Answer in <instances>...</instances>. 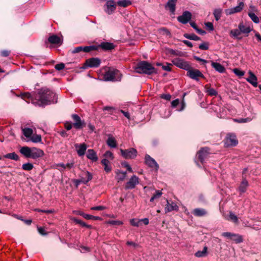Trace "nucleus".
<instances>
[{
	"mask_svg": "<svg viewBox=\"0 0 261 261\" xmlns=\"http://www.w3.org/2000/svg\"><path fill=\"white\" fill-rule=\"evenodd\" d=\"M21 96L22 98L28 99L33 104L40 107L56 103L58 99L57 94L48 89H41L34 96L29 93H23Z\"/></svg>",
	"mask_w": 261,
	"mask_h": 261,
	"instance_id": "f257e3e1",
	"label": "nucleus"
},
{
	"mask_svg": "<svg viewBox=\"0 0 261 261\" xmlns=\"http://www.w3.org/2000/svg\"><path fill=\"white\" fill-rule=\"evenodd\" d=\"M134 69L137 73L148 75L156 72L154 67L151 64L145 61L138 63L134 67Z\"/></svg>",
	"mask_w": 261,
	"mask_h": 261,
	"instance_id": "f03ea898",
	"label": "nucleus"
},
{
	"mask_svg": "<svg viewBox=\"0 0 261 261\" xmlns=\"http://www.w3.org/2000/svg\"><path fill=\"white\" fill-rule=\"evenodd\" d=\"M103 79L106 81H120L121 74L118 70L110 68L104 74Z\"/></svg>",
	"mask_w": 261,
	"mask_h": 261,
	"instance_id": "7ed1b4c3",
	"label": "nucleus"
},
{
	"mask_svg": "<svg viewBox=\"0 0 261 261\" xmlns=\"http://www.w3.org/2000/svg\"><path fill=\"white\" fill-rule=\"evenodd\" d=\"M238 143L236 136L234 134H228L224 140V144L226 147L236 146Z\"/></svg>",
	"mask_w": 261,
	"mask_h": 261,
	"instance_id": "20e7f679",
	"label": "nucleus"
},
{
	"mask_svg": "<svg viewBox=\"0 0 261 261\" xmlns=\"http://www.w3.org/2000/svg\"><path fill=\"white\" fill-rule=\"evenodd\" d=\"M122 156L126 159H134L137 156V151L134 148H130L128 149H120Z\"/></svg>",
	"mask_w": 261,
	"mask_h": 261,
	"instance_id": "39448f33",
	"label": "nucleus"
},
{
	"mask_svg": "<svg viewBox=\"0 0 261 261\" xmlns=\"http://www.w3.org/2000/svg\"><path fill=\"white\" fill-rule=\"evenodd\" d=\"M172 62L173 64L177 67L187 71L191 68V66L189 63L182 59L179 58H175L172 61Z\"/></svg>",
	"mask_w": 261,
	"mask_h": 261,
	"instance_id": "423d86ee",
	"label": "nucleus"
},
{
	"mask_svg": "<svg viewBox=\"0 0 261 261\" xmlns=\"http://www.w3.org/2000/svg\"><path fill=\"white\" fill-rule=\"evenodd\" d=\"M101 63L100 59L97 58H91L86 60L85 63L86 67L96 68L98 67Z\"/></svg>",
	"mask_w": 261,
	"mask_h": 261,
	"instance_id": "0eeeda50",
	"label": "nucleus"
},
{
	"mask_svg": "<svg viewBox=\"0 0 261 261\" xmlns=\"http://www.w3.org/2000/svg\"><path fill=\"white\" fill-rule=\"evenodd\" d=\"M209 148L207 147L202 148L197 154L198 160L203 164L205 160L208 157L209 155Z\"/></svg>",
	"mask_w": 261,
	"mask_h": 261,
	"instance_id": "6e6552de",
	"label": "nucleus"
},
{
	"mask_svg": "<svg viewBox=\"0 0 261 261\" xmlns=\"http://www.w3.org/2000/svg\"><path fill=\"white\" fill-rule=\"evenodd\" d=\"M187 75L191 79L198 81L199 77L203 78V74L198 69H192L190 68L187 71Z\"/></svg>",
	"mask_w": 261,
	"mask_h": 261,
	"instance_id": "1a4fd4ad",
	"label": "nucleus"
},
{
	"mask_svg": "<svg viewBox=\"0 0 261 261\" xmlns=\"http://www.w3.org/2000/svg\"><path fill=\"white\" fill-rule=\"evenodd\" d=\"M139 182V178L136 175H134L126 183L124 188L125 190L133 189L135 188Z\"/></svg>",
	"mask_w": 261,
	"mask_h": 261,
	"instance_id": "9d476101",
	"label": "nucleus"
},
{
	"mask_svg": "<svg viewBox=\"0 0 261 261\" xmlns=\"http://www.w3.org/2000/svg\"><path fill=\"white\" fill-rule=\"evenodd\" d=\"M105 7L106 12L108 14H111L115 11L116 4L114 0H107Z\"/></svg>",
	"mask_w": 261,
	"mask_h": 261,
	"instance_id": "9b49d317",
	"label": "nucleus"
},
{
	"mask_svg": "<svg viewBox=\"0 0 261 261\" xmlns=\"http://www.w3.org/2000/svg\"><path fill=\"white\" fill-rule=\"evenodd\" d=\"M191 13L189 11H186L181 15L177 17V20L182 24H186L191 20Z\"/></svg>",
	"mask_w": 261,
	"mask_h": 261,
	"instance_id": "f8f14e48",
	"label": "nucleus"
},
{
	"mask_svg": "<svg viewBox=\"0 0 261 261\" xmlns=\"http://www.w3.org/2000/svg\"><path fill=\"white\" fill-rule=\"evenodd\" d=\"M72 118L74 121L73 125L75 128L81 129L85 125L84 121H82L81 118L77 114H72Z\"/></svg>",
	"mask_w": 261,
	"mask_h": 261,
	"instance_id": "ddd939ff",
	"label": "nucleus"
},
{
	"mask_svg": "<svg viewBox=\"0 0 261 261\" xmlns=\"http://www.w3.org/2000/svg\"><path fill=\"white\" fill-rule=\"evenodd\" d=\"M145 162L146 164L150 168H154L158 170L159 166L156 161L152 158L150 155L146 154L145 157Z\"/></svg>",
	"mask_w": 261,
	"mask_h": 261,
	"instance_id": "4468645a",
	"label": "nucleus"
},
{
	"mask_svg": "<svg viewBox=\"0 0 261 261\" xmlns=\"http://www.w3.org/2000/svg\"><path fill=\"white\" fill-rule=\"evenodd\" d=\"M243 2H240L239 5L235 7L228 9L225 10L226 15H231L236 13H238L241 11L244 7Z\"/></svg>",
	"mask_w": 261,
	"mask_h": 261,
	"instance_id": "2eb2a0df",
	"label": "nucleus"
},
{
	"mask_svg": "<svg viewBox=\"0 0 261 261\" xmlns=\"http://www.w3.org/2000/svg\"><path fill=\"white\" fill-rule=\"evenodd\" d=\"M44 152L41 149L32 147L31 158L33 159H37L44 155Z\"/></svg>",
	"mask_w": 261,
	"mask_h": 261,
	"instance_id": "dca6fc26",
	"label": "nucleus"
},
{
	"mask_svg": "<svg viewBox=\"0 0 261 261\" xmlns=\"http://www.w3.org/2000/svg\"><path fill=\"white\" fill-rule=\"evenodd\" d=\"M75 148L76 149L77 154L81 156L85 154V151L87 148V146L85 143L75 144Z\"/></svg>",
	"mask_w": 261,
	"mask_h": 261,
	"instance_id": "f3484780",
	"label": "nucleus"
},
{
	"mask_svg": "<svg viewBox=\"0 0 261 261\" xmlns=\"http://www.w3.org/2000/svg\"><path fill=\"white\" fill-rule=\"evenodd\" d=\"M96 46L97 47V50L99 48H101L105 50H110L114 49L115 47V45L113 43L108 42H102L98 45Z\"/></svg>",
	"mask_w": 261,
	"mask_h": 261,
	"instance_id": "a211bd4d",
	"label": "nucleus"
},
{
	"mask_svg": "<svg viewBox=\"0 0 261 261\" xmlns=\"http://www.w3.org/2000/svg\"><path fill=\"white\" fill-rule=\"evenodd\" d=\"M248 74L249 76L246 79L247 81L251 84L253 87H256L257 86V79L256 76L251 71H249Z\"/></svg>",
	"mask_w": 261,
	"mask_h": 261,
	"instance_id": "6ab92c4d",
	"label": "nucleus"
},
{
	"mask_svg": "<svg viewBox=\"0 0 261 261\" xmlns=\"http://www.w3.org/2000/svg\"><path fill=\"white\" fill-rule=\"evenodd\" d=\"M177 1V0H168L167 4L165 5V8L166 9H168L172 14H174Z\"/></svg>",
	"mask_w": 261,
	"mask_h": 261,
	"instance_id": "aec40b11",
	"label": "nucleus"
},
{
	"mask_svg": "<svg viewBox=\"0 0 261 261\" xmlns=\"http://www.w3.org/2000/svg\"><path fill=\"white\" fill-rule=\"evenodd\" d=\"M167 205L165 208V213H167L174 210H178V207L175 202H172L170 203L168 200H167Z\"/></svg>",
	"mask_w": 261,
	"mask_h": 261,
	"instance_id": "412c9836",
	"label": "nucleus"
},
{
	"mask_svg": "<svg viewBox=\"0 0 261 261\" xmlns=\"http://www.w3.org/2000/svg\"><path fill=\"white\" fill-rule=\"evenodd\" d=\"M32 147L23 146L20 150V152L26 158H30L31 154Z\"/></svg>",
	"mask_w": 261,
	"mask_h": 261,
	"instance_id": "4be33fe9",
	"label": "nucleus"
},
{
	"mask_svg": "<svg viewBox=\"0 0 261 261\" xmlns=\"http://www.w3.org/2000/svg\"><path fill=\"white\" fill-rule=\"evenodd\" d=\"M48 41L51 44L61 45L62 43V39L56 35H53L49 36L48 38Z\"/></svg>",
	"mask_w": 261,
	"mask_h": 261,
	"instance_id": "5701e85b",
	"label": "nucleus"
},
{
	"mask_svg": "<svg viewBox=\"0 0 261 261\" xmlns=\"http://www.w3.org/2000/svg\"><path fill=\"white\" fill-rule=\"evenodd\" d=\"M86 156L88 159L92 162H96L98 160L96 153L93 149H88Z\"/></svg>",
	"mask_w": 261,
	"mask_h": 261,
	"instance_id": "b1692460",
	"label": "nucleus"
},
{
	"mask_svg": "<svg viewBox=\"0 0 261 261\" xmlns=\"http://www.w3.org/2000/svg\"><path fill=\"white\" fill-rule=\"evenodd\" d=\"M192 214L196 217H202L207 214V212L204 208H196L193 210Z\"/></svg>",
	"mask_w": 261,
	"mask_h": 261,
	"instance_id": "393cba45",
	"label": "nucleus"
},
{
	"mask_svg": "<svg viewBox=\"0 0 261 261\" xmlns=\"http://www.w3.org/2000/svg\"><path fill=\"white\" fill-rule=\"evenodd\" d=\"M212 66L220 73H224L225 71V67L219 63L212 62Z\"/></svg>",
	"mask_w": 261,
	"mask_h": 261,
	"instance_id": "a878e982",
	"label": "nucleus"
},
{
	"mask_svg": "<svg viewBox=\"0 0 261 261\" xmlns=\"http://www.w3.org/2000/svg\"><path fill=\"white\" fill-rule=\"evenodd\" d=\"M207 255V247L204 246L202 251L199 250L195 252V256L197 257H205Z\"/></svg>",
	"mask_w": 261,
	"mask_h": 261,
	"instance_id": "bb28decb",
	"label": "nucleus"
},
{
	"mask_svg": "<svg viewBox=\"0 0 261 261\" xmlns=\"http://www.w3.org/2000/svg\"><path fill=\"white\" fill-rule=\"evenodd\" d=\"M248 184L247 180L245 178L243 179L239 188V190L240 192V193H244L246 191V188L248 187Z\"/></svg>",
	"mask_w": 261,
	"mask_h": 261,
	"instance_id": "cd10ccee",
	"label": "nucleus"
},
{
	"mask_svg": "<svg viewBox=\"0 0 261 261\" xmlns=\"http://www.w3.org/2000/svg\"><path fill=\"white\" fill-rule=\"evenodd\" d=\"M107 143L111 148H116L117 146L116 139L113 137H109L107 141Z\"/></svg>",
	"mask_w": 261,
	"mask_h": 261,
	"instance_id": "c85d7f7f",
	"label": "nucleus"
},
{
	"mask_svg": "<svg viewBox=\"0 0 261 261\" xmlns=\"http://www.w3.org/2000/svg\"><path fill=\"white\" fill-rule=\"evenodd\" d=\"M4 157L6 159H9L14 161H18L19 156L15 152L9 153L4 155Z\"/></svg>",
	"mask_w": 261,
	"mask_h": 261,
	"instance_id": "c756f323",
	"label": "nucleus"
},
{
	"mask_svg": "<svg viewBox=\"0 0 261 261\" xmlns=\"http://www.w3.org/2000/svg\"><path fill=\"white\" fill-rule=\"evenodd\" d=\"M92 178V175L88 171L85 172L83 173L82 181L86 184L90 181Z\"/></svg>",
	"mask_w": 261,
	"mask_h": 261,
	"instance_id": "7c9ffc66",
	"label": "nucleus"
},
{
	"mask_svg": "<svg viewBox=\"0 0 261 261\" xmlns=\"http://www.w3.org/2000/svg\"><path fill=\"white\" fill-rule=\"evenodd\" d=\"M101 164L105 166L104 169L106 172H109L111 171L112 168L109 165L110 162L107 159H104L101 160Z\"/></svg>",
	"mask_w": 261,
	"mask_h": 261,
	"instance_id": "2f4dec72",
	"label": "nucleus"
},
{
	"mask_svg": "<svg viewBox=\"0 0 261 261\" xmlns=\"http://www.w3.org/2000/svg\"><path fill=\"white\" fill-rule=\"evenodd\" d=\"M241 33L248 34L251 32V29L249 27H246L243 23H240L238 27Z\"/></svg>",
	"mask_w": 261,
	"mask_h": 261,
	"instance_id": "473e14b6",
	"label": "nucleus"
},
{
	"mask_svg": "<svg viewBox=\"0 0 261 261\" xmlns=\"http://www.w3.org/2000/svg\"><path fill=\"white\" fill-rule=\"evenodd\" d=\"M184 37L187 39L192 40H195V41H198L200 39V37L196 35L195 34L192 33V34H184Z\"/></svg>",
	"mask_w": 261,
	"mask_h": 261,
	"instance_id": "72a5a7b5",
	"label": "nucleus"
},
{
	"mask_svg": "<svg viewBox=\"0 0 261 261\" xmlns=\"http://www.w3.org/2000/svg\"><path fill=\"white\" fill-rule=\"evenodd\" d=\"M22 133L25 137L31 138L33 135V131L32 128L26 127L22 129Z\"/></svg>",
	"mask_w": 261,
	"mask_h": 261,
	"instance_id": "f704fd0d",
	"label": "nucleus"
},
{
	"mask_svg": "<svg viewBox=\"0 0 261 261\" xmlns=\"http://www.w3.org/2000/svg\"><path fill=\"white\" fill-rule=\"evenodd\" d=\"M231 240L234 241L237 244L242 243L243 241V239L241 235L234 233L233 234Z\"/></svg>",
	"mask_w": 261,
	"mask_h": 261,
	"instance_id": "c9c22d12",
	"label": "nucleus"
},
{
	"mask_svg": "<svg viewBox=\"0 0 261 261\" xmlns=\"http://www.w3.org/2000/svg\"><path fill=\"white\" fill-rule=\"evenodd\" d=\"M80 214V215L83 216L84 218L88 219V220L92 219V220H97L101 219L100 217H99L98 216H92L91 215L85 214L84 213H81Z\"/></svg>",
	"mask_w": 261,
	"mask_h": 261,
	"instance_id": "e433bc0d",
	"label": "nucleus"
},
{
	"mask_svg": "<svg viewBox=\"0 0 261 261\" xmlns=\"http://www.w3.org/2000/svg\"><path fill=\"white\" fill-rule=\"evenodd\" d=\"M222 13L221 9H216L214 11V15L216 21L220 20Z\"/></svg>",
	"mask_w": 261,
	"mask_h": 261,
	"instance_id": "4c0bfd02",
	"label": "nucleus"
},
{
	"mask_svg": "<svg viewBox=\"0 0 261 261\" xmlns=\"http://www.w3.org/2000/svg\"><path fill=\"white\" fill-rule=\"evenodd\" d=\"M97 50V47L96 45L82 46V51L85 53H89L91 50Z\"/></svg>",
	"mask_w": 261,
	"mask_h": 261,
	"instance_id": "58836bf2",
	"label": "nucleus"
},
{
	"mask_svg": "<svg viewBox=\"0 0 261 261\" xmlns=\"http://www.w3.org/2000/svg\"><path fill=\"white\" fill-rule=\"evenodd\" d=\"M206 88V92L210 96H216L218 95L217 91L214 89V88H212L210 87H205Z\"/></svg>",
	"mask_w": 261,
	"mask_h": 261,
	"instance_id": "ea45409f",
	"label": "nucleus"
},
{
	"mask_svg": "<svg viewBox=\"0 0 261 261\" xmlns=\"http://www.w3.org/2000/svg\"><path fill=\"white\" fill-rule=\"evenodd\" d=\"M248 16L253 22L255 23H258L259 22V18L254 13L251 12H249Z\"/></svg>",
	"mask_w": 261,
	"mask_h": 261,
	"instance_id": "a19ab883",
	"label": "nucleus"
},
{
	"mask_svg": "<svg viewBox=\"0 0 261 261\" xmlns=\"http://www.w3.org/2000/svg\"><path fill=\"white\" fill-rule=\"evenodd\" d=\"M117 4L122 7H126L128 5L131 4V2L128 0H121L119 1Z\"/></svg>",
	"mask_w": 261,
	"mask_h": 261,
	"instance_id": "79ce46f5",
	"label": "nucleus"
},
{
	"mask_svg": "<svg viewBox=\"0 0 261 261\" xmlns=\"http://www.w3.org/2000/svg\"><path fill=\"white\" fill-rule=\"evenodd\" d=\"M33 165L30 163H25L22 165V169L25 171H30L33 169Z\"/></svg>",
	"mask_w": 261,
	"mask_h": 261,
	"instance_id": "37998d69",
	"label": "nucleus"
},
{
	"mask_svg": "<svg viewBox=\"0 0 261 261\" xmlns=\"http://www.w3.org/2000/svg\"><path fill=\"white\" fill-rule=\"evenodd\" d=\"M31 140L34 143H39L41 141V137L40 135H36L31 137Z\"/></svg>",
	"mask_w": 261,
	"mask_h": 261,
	"instance_id": "c03bdc74",
	"label": "nucleus"
},
{
	"mask_svg": "<svg viewBox=\"0 0 261 261\" xmlns=\"http://www.w3.org/2000/svg\"><path fill=\"white\" fill-rule=\"evenodd\" d=\"M252 120V119L249 118V117H247V118H239V119H234V121L236 122H238V123H247V122H250Z\"/></svg>",
	"mask_w": 261,
	"mask_h": 261,
	"instance_id": "a18cd8bd",
	"label": "nucleus"
},
{
	"mask_svg": "<svg viewBox=\"0 0 261 261\" xmlns=\"http://www.w3.org/2000/svg\"><path fill=\"white\" fill-rule=\"evenodd\" d=\"M117 174L118 176V180L120 181L123 180L126 176V172L125 171H119Z\"/></svg>",
	"mask_w": 261,
	"mask_h": 261,
	"instance_id": "49530a36",
	"label": "nucleus"
},
{
	"mask_svg": "<svg viewBox=\"0 0 261 261\" xmlns=\"http://www.w3.org/2000/svg\"><path fill=\"white\" fill-rule=\"evenodd\" d=\"M130 223L132 226L138 227L140 225V219H132L130 220Z\"/></svg>",
	"mask_w": 261,
	"mask_h": 261,
	"instance_id": "de8ad7c7",
	"label": "nucleus"
},
{
	"mask_svg": "<svg viewBox=\"0 0 261 261\" xmlns=\"http://www.w3.org/2000/svg\"><path fill=\"white\" fill-rule=\"evenodd\" d=\"M229 218H230V220H231L234 223H238V219L237 216L231 212H230L229 213Z\"/></svg>",
	"mask_w": 261,
	"mask_h": 261,
	"instance_id": "09e8293b",
	"label": "nucleus"
},
{
	"mask_svg": "<svg viewBox=\"0 0 261 261\" xmlns=\"http://www.w3.org/2000/svg\"><path fill=\"white\" fill-rule=\"evenodd\" d=\"M230 34L231 36L233 37H237L241 34V32L240 31V30L234 29L230 31Z\"/></svg>",
	"mask_w": 261,
	"mask_h": 261,
	"instance_id": "8fccbe9b",
	"label": "nucleus"
},
{
	"mask_svg": "<svg viewBox=\"0 0 261 261\" xmlns=\"http://www.w3.org/2000/svg\"><path fill=\"white\" fill-rule=\"evenodd\" d=\"M209 43L207 42H203L199 45V48L201 50H207L208 49Z\"/></svg>",
	"mask_w": 261,
	"mask_h": 261,
	"instance_id": "3c124183",
	"label": "nucleus"
},
{
	"mask_svg": "<svg viewBox=\"0 0 261 261\" xmlns=\"http://www.w3.org/2000/svg\"><path fill=\"white\" fill-rule=\"evenodd\" d=\"M103 156L107 159H109L110 160H113L114 159V155L113 153L110 151H107L103 154Z\"/></svg>",
	"mask_w": 261,
	"mask_h": 261,
	"instance_id": "603ef678",
	"label": "nucleus"
},
{
	"mask_svg": "<svg viewBox=\"0 0 261 261\" xmlns=\"http://www.w3.org/2000/svg\"><path fill=\"white\" fill-rule=\"evenodd\" d=\"M56 169L60 171L61 172H63L66 169L65 168V164L63 163H59L56 165Z\"/></svg>",
	"mask_w": 261,
	"mask_h": 261,
	"instance_id": "864d4df0",
	"label": "nucleus"
},
{
	"mask_svg": "<svg viewBox=\"0 0 261 261\" xmlns=\"http://www.w3.org/2000/svg\"><path fill=\"white\" fill-rule=\"evenodd\" d=\"M233 71L234 73L239 77H241L243 76L244 74V72L243 71L240 70L238 68H234Z\"/></svg>",
	"mask_w": 261,
	"mask_h": 261,
	"instance_id": "5fc2aeb1",
	"label": "nucleus"
},
{
	"mask_svg": "<svg viewBox=\"0 0 261 261\" xmlns=\"http://www.w3.org/2000/svg\"><path fill=\"white\" fill-rule=\"evenodd\" d=\"M74 221L77 223V224H79L80 225H81V226H82L83 227H90V226L89 225H87L85 222H84L83 221H82V220H79V219H76V218H74Z\"/></svg>",
	"mask_w": 261,
	"mask_h": 261,
	"instance_id": "6e6d98bb",
	"label": "nucleus"
},
{
	"mask_svg": "<svg viewBox=\"0 0 261 261\" xmlns=\"http://www.w3.org/2000/svg\"><path fill=\"white\" fill-rule=\"evenodd\" d=\"M233 233L230 232H224L222 233V236L231 240Z\"/></svg>",
	"mask_w": 261,
	"mask_h": 261,
	"instance_id": "4d7b16f0",
	"label": "nucleus"
},
{
	"mask_svg": "<svg viewBox=\"0 0 261 261\" xmlns=\"http://www.w3.org/2000/svg\"><path fill=\"white\" fill-rule=\"evenodd\" d=\"M108 223L113 225H121L123 224L122 221L117 220H111L109 221Z\"/></svg>",
	"mask_w": 261,
	"mask_h": 261,
	"instance_id": "13d9d810",
	"label": "nucleus"
},
{
	"mask_svg": "<svg viewBox=\"0 0 261 261\" xmlns=\"http://www.w3.org/2000/svg\"><path fill=\"white\" fill-rule=\"evenodd\" d=\"M55 68L57 70H61L65 68V65L64 63L57 64L55 65Z\"/></svg>",
	"mask_w": 261,
	"mask_h": 261,
	"instance_id": "bf43d9fd",
	"label": "nucleus"
},
{
	"mask_svg": "<svg viewBox=\"0 0 261 261\" xmlns=\"http://www.w3.org/2000/svg\"><path fill=\"white\" fill-rule=\"evenodd\" d=\"M36 211H37L38 212H43L46 214H51L54 212V210H41V209H36L35 210Z\"/></svg>",
	"mask_w": 261,
	"mask_h": 261,
	"instance_id": "052dcab7",
	"label": "nucleus"
},
{
	"mask_svg": "<svg viewBox=\"0 0 261 261\" xmlns=\"http://www.w3.org/2000/svg\"><path fill=\"white\" fill-rule=\"evenodd\" d=\"M206 27L211 31L214 30L213 24L212 22H207L205 23Z\"/></svg>",
	"mask_w": 261,
	"mask_h": 261,
	"instance_id": "680f3d73",
	"label": "nucleus"
},
{
	"mask_svg": "<svg viewBox=\"0 0 261 261\" xmlns=\"http://www.w3.org/2000/svg\"><path fill=\"white\" fill-rule=\"evenodd\" d=\"M162 192L159 190L155 191V193L152 196L154 197L155 199L159 198L162 195Z\"/></svg>",
	"mask_w": 261,
	"mask_h": 261,
	"instance_id": "e2e57ef3",
	"label": "nucleus"
},
{
	"mask_svg": "<svg viewBox=\"0 0 261 261\" xmlns=\"http://www.w3.org/2000/svg\"><path fill=\"white\" fill-rule=\"evenodd\" d=\"M161 97L163 99L170 100L171 98V95L169 94H164L161 95Z\"/></svg>",
	"mask_w": 261,
	"mask_h": 261,
	"instance_id": "0e129e2a",
	"label": "nucleus"
},
{
	"mask_svg": "<svg viewBox=\"0 0 261 261\" xmlns=\"http://www.w3.org/2000/svg\"><path fill=\"white\" fill-rule=\"evenodd\" d=\"M74 162L72 161L69 163H68L67 164H65V168L68 169H70L71 168H73L74 166Z\"/></svg>",
	"mask_w": 261,
	"mask_h": 261,
	"instance_id": "69168bd1",
	"label": "nucleus"
},
{
	"mask_svg": "<svg viewBox=\"0 0 261 261\" xmlns=\"http://www.w3.org/2000/svg\"><path fill=\"white\" fill-rule=\"evenodd\" d=\"M122 165L126 167L129 172H133L132 167L126 162L123 163Z\"/></svg>",
	"mask_w": 261,
	"mask_h": 261,
	"instance_id": "338daca9",
	"label": "nucleus"
},
{
	"mask_svg": "<svg viewBox=\"0 0 261 261\" xmlns=\"http://www.w3.org/2000/svg\"><path fill=\"white\" fill-rule=\"evenodd\" d=\"M81 51H82V46H78L77 47H75L72 51V53L73 54H75V53H80Z\"/></svg>",
	"mask_w": 261,
	"mask_h": 261,
	"instance_id": "774afa93",
	"label": "nucleus"
}]
</instances>
